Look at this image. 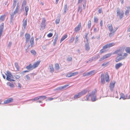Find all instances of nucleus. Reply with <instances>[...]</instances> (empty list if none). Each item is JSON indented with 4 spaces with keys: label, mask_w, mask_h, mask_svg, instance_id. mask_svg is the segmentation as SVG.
Here are the masks:
<instances>
[{
    "label": "nucleus",
    "mask_w": 130,
    "mask_h": 130,
    "mask_svg": "<svg viewBox=\"0 0 130 130\" xmlns=\"http://www.w3.org/2000/svg\"><path fill=\"white\" fill-rule=\"evenodd\" d=\"M107 27L108 28L110 32H112L114 30V29H113L112 25V24H108L107 26Z\"/></svg>",
    "instance_id": "obj_15"
},
{
    "label": "nucleus",
    "mask_w": 130,
    "mask_h": 130,
    "mask_svg": "<svg viewBox=\"0 0 130 130\" xmlns=\"http://www.w3.org/2000/svg\"><path fill=\"white\" fill-rule=\"evenodd\" d=\"M88 34H85V38L86 39L87 41H88V39L87 38Z\"/></svg>",
    "instance_id": "obj_54"
},
{
    "label": "nucleus",
    "mask_w": 130,
    "mask_h": 130,
    "mask_svg": "<svg viewBox=\"0 0 130 130\" xmlns=\"http://www.w3.org/2000/svg\"><path fill=\"white\" fill-rule=\"evenodd\" d=\"M53 36V34L52 33H50L47 35V36L48 37H51Z\"/></svg>",
    "instance_id": "obj_51"
},
{
    "label": "nucleus",
    "mask_w": 130,
    "mask_h": 130,
    "mask_svg": "<svg viewBox=\"0 0 130 130\" xmlns=\"http://www.w3.org/2000/svg\"><path fill=\"white\" fill-rule=\"evenodd\" d=\"M88 92L87 90H84L81 91V92H79L81 96H82L86 94Z\"/></svg>",
    "instance_id": "obj_19"
},
{
    "label": "nucleus",
    "mask_w": 130,
    "mask_h": 130,
    "mask_svg": "<svg viewBox=\"0 0 130 130\" xmlns=\"http://www.w3.org/2000/svg\"><path fill=\"white\" fill-rule=\"evenodd\" d=\"M14 65L15 67L16 68L17 70L16 71H19L20 67L18 63L17 62H15L14 63Z\"/></svg>",
    "instance_id": "obj_23"
},
{
    "label": "nucleus",
    "mask_w": 130,
    "mask_h": 130,
    "mask_svg": "<svg viewBox=\"0 0 130 130\" xmlns=\"http://www.w3.org/2000/svg\"><path fill=\"white\" fill-rule=\"evenodd\" d=\"M111 55V54H107L105 55L102 58H100V59L99 60V61H102V60H104V59L109 57Z\"/></svg>",
    "instance_id": "obj_10"
},
{
    "label": "nucleus",
    "mask_w": 130,
    "mask_h": 130,
    "mask_svg": "<svg viewBox=\"0 0 130 130\" xmlns=\"http://www.w3.org/2000/svg\"><path fill=\"white\" fill-rule=\"evenodd\" d=\"M7 76L6 77V79L9 81H15V80L12 78H13V77L11 73L9 71H7V74H6Z\"/></svg>",
    "instance_id": "obj_3"
},
{
    "label": "nucleus",
    "mask_w": 130,
    "mask_h": 130,
    "mask_svg": "<svg viewBox=\"0 0 130 130\" xmlns=\"http://www.w3.org/2000/svg\"><path fill=\"white\" fill-rule=\"evenodd\" d=\"M110 47H112L114 46L115 44V43L114 42H112L108 44Z\"/></svg>",
    "instance_id": "obj_39"
},
{
    "label": "nucleus",
    "mask_w": 130,
    "mask_h": 130,
    "mask_svg": "<svg viewBox=\"0 0 130 130\" xmlns=\"http://www.w3.org/2000/svg\"><path fill=\"white\" fill-rule=\"evenodd\" d=\"M69 85H65L64 86H63L60 87L59 88V89L60 90H61L62 89H64L66 88L67 87L69 86Z\"/></svg>",
    "instance_id": "obj_33"
},
{
    "label": "nucleus",
    "mask_w": 130,
    "mask_h": 130,
    "mask_svg": "<svg viewBox=\"0 0 130 130\" xmlns=\"http://www.w3.org/2000/svg\"><path fill=\"white\" fill-rule=\"evenodd\" d=\"M118 28H115L114 29V30L113 31H112V32H110L109 33V36L110 37H112L113 36L114 34H115V32L117 30Z\"/></svg>",
    "instance_id": "obj_13"
},
{
    "label": "nucleus",
    "mask_w": 130,
    "mask_h": 130,
    "mask_svg": "<svg viewBox=\"0 0 130 130\" xmlns=\"http://www.w3.org/2000/svg\"><path fill=\"white\" fill-rule=\"evenodd\" d=\"M78 73V72H75L73 73L71 72V77L77 75Z\"/></svg>",
    "instance_id": "obj_37"
},
{
    "label": "nucleus",
    "mask_w": 130,
    "mask_h": 130,
    "mask_svg": "<svg viewBox=\"0 0 130 130\" xmlns=\"http://www.w3.org/2000/svg\"><path fill=\"white\" fill-rule=\"evenodd\" d=\"M68 36V35L67 34H65L64 35L62 38L60 40V42L64 40Z\"/></svg>",
    "instance_id": "obj_26"
},
{
    "label": "nucleus",
    "mask_w": 130,
    "mask_h": 130,
    "mask_svg": "<svg viewBox=\"0 0 130 130\" xmlns=\"http://www.w3.org/2000/svg\"><path fill=\"white\" fill-rule=\"evenodd\" d=\"M55 70H58L60 68V67L59 64L58 63L55 64Z\"/></svg>",
    "instance_id": "obj_27"
},
{
    "label": "nucleus",
    "mask_w": 130,
    "mask_h": 130,
    "mask_svg": "<svg viewBox=\"0 0 130 130\" xmlns=\"http://www.w3.org/2000/svg\"><path fill=\"white\" fill-rule=\"evenodd\" d=\"M19 8V4H18L16 8L15 9V10L14 12L13 13H12L10 15V19L11 20H13L14 18V15L15 14H16L18 12Z\"/></svg>",
    "instance_id": "obj_6"
},
{
    "label": "nucleus",
    "mask_w": 130,
    "mask_h": 130,
    "mask_svg": "<svg viewBox=\"0 0 130 130\" xmlns=\"http://www.w3.org/2000/svg\"><path fill=\"white\" fill-rule=\"evenodd\" d=\"M126 52L130 54V47H127L125 48V49Z\"/></svg>",
    "instance_id": "obj_31"
},
{
    "label": "nucleus",
    "mask_w": 130,
    "mask_h": 130,
    "mask_svg": "<svg viewBox=\"0 0 130 130\" xmlns=\"http://www.w3.org/2000/svg\"><path fill=\"white\" fill-rule=\"evenodd\" d=\"M124 49L122 47H120L119 49L117 50L115 52V54H118V57H119L122 59H125L128 56L126 53H124Z\"/></svg>",
    "instance_id": "obj_1"
},
{
    "label": "nucleus",
    "mask_w": 130,
    "mask_h": 130,
    "mask_svg": "<svg viewBox=\"0 0 130 130\" xmlns=\"http://www.w3.org/2000/svg\"><path fill=\"white\" fill-rule=\"evenodd\" d=\"M90 49L89 47V44H85V50L86 51H88Z\"/></svg>",
    "instance_id": "obj_28"
},
{
    "label": "nucleus",
    "mask_w": 130,
    "mask_h": 130,
    "mask_svg": "<svg viewBox=\"0 0 130 130\" xmlns=\"http://www.w3.org/2000/svg\"><path fill=\"white\" fill-rule=\"evenodd\" d=\"M40 99L39 96L35 98L32 100H38Z\"/></svg>",
    "instance_id": "obj_55"
},
{
    "label": "nucleus",
    "mask_w": 130,
    "mask_h": 130,
    "mask_svg": "<svg viewBox=\"0 0 130 130\" xmlns=\"http://www.w3.org/2000/svg\"><path fill=\"white\" fill-rule=\"evenodd\" d=\"M100 26L101 27H102V26H103V21L102 20H101V22H100Z\"/></svg>",
    "instance_id": "obj_58"
},
{
    "label": "nucleus",
    "mask_w": 130,
    "mask_h": 130,
    "mask_svg": "<svg viewBox=\"0 0 130 130\" xmlns=\"http://www.w3.org/2000/svg\"><path fill=\"white\" fill-rule=\"evenodd\" d=\"M119 57H118V56H117L116 58L115 61L116 62H117L121 60L122 59H121V57H120L119 58Z\"/></svg>",
    "instance_id": "obj_34"
},
{
    "label": "nucleus",
    "mask_w": 130,
    "mask_h": 130,
    "mask_svg": "<svg viewBox=\"0 0 130 130\" xmlns=\"http://www.w3.org/2000/svg\"><path fill=\"white\" fill-rule=\"evenodd\" d=\"M98 19L96 16L94 17V21L96 23H97L98 22Z\"/></svg>",
    "instance_id": "obj_36"
},
{
    "label": "nucleus",
    "mask_w": 130,
    "mask_h": 130,
    "mask_svg": "<svg viewBox=\"0 0 130 130\" xmlns=\"http://www.w3.org/2000/svg\"><path fill=\"white\" fill-rule=\"evenodd\" d=\"M14 76L17 79H19L20 77V75H15Z\"/></svg>",
    "instance_id": "obj_52"
},
{
    "label": "nucleus",
    "mask_w": 130,
    "mask_h": 130,
    "mask_svg": "<svg viewBox=\"0 0 130 130\" xmlns=\"http://www.w3.org/2000/svg\"><path fill=\"white\" fill-rule=\"evenodd\" d=\"M83 1V0H78V4H79V3H81Z\"/></svg>",
    "instance_id": "obj_57"
},
{
    "label": "nucleus",
    "mask_w": 130,
    "mask_h": 130,
    "mask_svg": "<svg viewBox=\"0 0 130 130\" xmlns=\"http://www.w3.org/2000/svg\"><path fill=\"white\" fill-rule=\"evenodd\" d=\"M91 26V22L90 20H89L88 22L87 26L88 28H90Z\"/></svg>",
    "instance_id": "obj_32"
},
{
    "label": "nucleus",
    "mask_w": 130,
    "mask_h": 130,
    "mask_svg": "<svg viewBox=\"0 0 130 130\" xmlns=\"http://www.w3.org/2000/svg\"><path fill=\"white\" fill-rule=\"evenodd\" d=\"M25 77L26 78V79L27 80H29L30 79V77L29 76V75H26Z\"/></svg>",
    "instance_id": "obj_50"
},
{
    "label": "nucleus",
    "mask_w": 130,
    "mask_h": 130,
    "mask_svg": "<svg viewBox=\"0 0 130 130\" xmlns=\"http://www.w3.org/2000/svg\"><path fill=\"white\" fill-rule=\"evenodd\" d=\"M102 12V10L101 9H100L98 10V12L99 13H101Z\"/></svg>",
    "instance_id": "obj_63"
},
{
    "label": "nucleus",
    "mask_w": 130,
    "mask_h": 130,
    "mask_svg": "<svg viewBox=\"0 0 130 130\" xmlns=\"http://www.w3.org/2000/svg\"><path fill=\"white\" fill-rule=\"evenodd\" d=\"M25 36L26 41L27 42V41H29V40L30 38V35L28 33L26 34Z\"/></svg>",
    "instance_id": "obj_18"
},
{
    "label": "nucleus",
    "mask_w": 130,
    "mask_h": 130,
    "mask_svg": "<svg viewBox=\"0 0 130 130\" xmlns=\"http://www.w3.org/2000/svg\"><path fill=\"white\" fill-rule=\"evenodd\" d=\"M81 23H80L74 29V31L75 32H77L79 31L81 27Z\"/></svg>",
    "instance_id": "obj_11"
},
{
    "label": "nucleus",
    "mask_w": 130,
    "mask_h": 130,
    "mask_svg": "<svg viewBox=\"0 0 130 130\" xmlns=\"http://www.w3.org/2000/svg\"><path fill=\"white\" fill-rule=\"evenodd\" d=\"M66 77H71V72L69 73L66 75Z\"/></svg>",
    "instance_id": "obj_42"
},
{
    "label": "nucleus",
    "mask_w": 130,
    "mask_h": 130,
    "mask_svg": "<svg viewBox=\"0 0 130 130\" xmlns=\"http://www.w3.org/2000/svg\"><path fill=\"white\" fill-rule=\"evenodd\" d=\"M109 62H107L106 63H104L102 64V66L103 67H105L108 66V65L109 64Z\"/></svg>",
    "instance_id": "obj_35"
},
{
    "label": "nucleus",
    "mask_w": 130,
    "mask_h": 130,
    "mask_svg": "<svg viewBox=\"0 0 130 130\" xmlns=\"http://www.w3.org/2000/svg\"><path fill=\"white\" fill-rule=\"evenodd\" d=\"M17 1L14 0L13 4L12 6V7L13 9L15 8L16 6Z\"/></svg>",
    "instance_id": "obj_38"
},
{
    "label": "nucleus",
    "mask_w": 130,
    "mask_h": 130,
    "mask_svg": "<svg viewBox=\"0 0 130 130\" xmlns=\"http://www.w3.org/2000/svg\"><path fill=\"white\" fill-rule=\"evenodd\" d=\"M83 7L84 9L85 8L86 6V2H85V4H83Z\"/></svg>",
    "instance_id": "obj_64"
},
{
    "label": "nucleus",
    "mask_w": 130,
    "mask_h": 130,
    "mask_svg": "<svg viewBox=\"0 0 130 130\" xmlns=\"http://www.w3.org/2000/svg\"><path fill=\"white\" fill-rule=\"evenodd\" d=\"M74 40V37H73L71 39H70L69 40V42L70 43L72 42Z\"/></svg>",
    "instance_id": "obj_49"
},
{
    "label": "nucleus",
    "mask_w": 130,
    "mask_h": 130,
    "mask_svg": "<svg viewBox=\"0 0 130 130\" xmlns=\"http://www.w3.org/2000/svg\"><path fill=\"white\" fill-rule=\"evenodd\" d=\"M96 73L95 70H93L90 71V72L87 73H84L83 74V76H88L89 75H94Z\"/></svg>",
    "instance_id": "obj_7"
},
{
    "label": "nucleus",
    "mask_w": 130,
    "mask_h": 130,
    "mask_svg": "<svg viewBox=\"0 0 130 130\" xmlns=\"http://www.w3.org/2000/svg\"><path fill=\"white\" fill-rule=\"evenodd\" d=\"M40 62L41 61L39 60L35 62L32 65L34 69L37 67L39 64Z\"/></svg>",
    "instance_id": "obj_12"
},
{
    "label": "nucleus",
    "mask_w": 130,
    "mask_h": 130,
    "mask_svg": "<svg viewBox=\"0 0 130 130\" xmlns=\"http://www.w3.org/2000/svg\"><path fill=\"white\" fill-rule=\"evenodd\" d=\"M120 96H121V98H122L123 99H125V96L123 93H121L120 94Z\"/></svg>",
    "instance_id": "obj_43"
},
{
    "label": "nucleus",
    "mask_w": 130,
    "mask_h": 130,
    "mask_svg": "<svg viewBox=\"0 0 130 130\" xmlns=\"http://www.w3.org/2000/svg\"><path fill=\"white\" fill-rule=\"evenodd\" d=\"M27 20L25 19L23 21V26L24 28H25L27 25Z\"/></svg>",
    "instance_id": "obj_30"
},
{
    "label": "nucleus",
    "mask_w": 130,
    "mask_h": 130,
    "mask_svg": "<svg viewBox=\"0 0 130 130\" xmlns=\"http://www.w3.org/2000/svg\"><path fill=\"white\" fill-rule=\"evenodd\" d=\"M104 74L103 73H102L101 76V82L103 84H105V79L107 82H108L110 80L109 77L108 72H106L105 73V78H104Z\"/></svg>",
    "instance_id": "obj_2"
},
{
    "label": "nucleus",
    "mask_w": 130,
    "mask_h": 130,
    "mask_svg": "<svg viewBox=\"0 0 130 130\" xmlns=\"http://www.w3.org/2000/svg\"><path fill=\"white\" fill-rule=\"evenodd\" d=\"M103 49H104L105 50L108 48L107 47V46L106 44L103 47Z\"/></svg>",
    "instance_id": "obj_56"
},
{
    "label": "nucleus",
    "mask_w": 130,
    "mask_h": 130,
    "mask_svg": "<svg viewBox=\"0 0 130 130\" xmlns=\"http://www.w3.org/2000/svg\"><path fill=\"white\" fill-rule=\"evenodd\" d=\"M9 86L11 88H13L14 87V85L13 83H10L9 84Z\"/></svg>",
    "instance_id": "obj_47"
},
{
    "label": "nucleus",
    "mask_w": 130,
    "mask_h": 130,
    "mask_svg": "<svg viewBox=\"0 0 130 130\" xmlns=\"http://www.w3.org/2000/svg\"><path fill=\"white\" fill-rule=\"evenodd\" d=\"M123 64L121 62H119L116 64L115 66V68L116 69H118L120 67L122 66Z\"/></svg>",
    "instance_id": "obj_17"
},
{
    "label": "nucleus",
    "mask_w": 130,
    "mask_h": 130,
    "mask_svg": "<svg viewBox=\"0 0 130 130\" xmlns=\"http://www.w3.org/2000/svg\"><path fill=\"white\" fill-rule=\"evenodd\" d=\"M75 42H76L78 40V37L76 36V37Z\"/></svg>",
    "instance_id": "obj_60"
},
{
    "label": "nucleus",
    "mask_w": 130,
    "mask_h": 130,
    "mask_svg": "<svg viewBox=\"0 0 130 130\" xmlns=\"http://www.w3.org/2000/svg\"><path fill=\"white\" fill-rule=\"evenodd\" d=\"M92 92L90 94H88L86 96V99L84 100H82V101H84L85 100V101H89V98L90 97H91V94Z\"/></svg>",
    "instance_id": "obj_22"
},
{
    "label": "nucleus",
    "mask_w": 130,
    "mask_h": 130,
    "mask_svg": "<svg viewBox=\"0 0 130 130\" xmlns=\"http://www.w3.org/2000/svg\"><path fill=\"white\" fill-rule=\"evenodd\" d=\"M11 44H12L11 42H10L9 43L8 45V46L9 47H10L11 46Z\"/></svg>",
    "instance_id": "obj_59"
},
{
    "label": "nucleus",
    "mask_w": 130,
    "mask_h": 130,
    "mask_svg": "<svg viewBox=\"0 0 130 130\" xmlns=\"http://www.w3.org/2000/svg\"><path fill=\"white\" fill-rule=\"evenodd\" d=\"M117 15L119 16L120 19H121L123 18L124 13L123 11H122V12H120L119 9H118L117 10Z\"/></svg>",
    "instance_id": "obj_9"
},
{
    "label": "nucleus",
    "mask_w": 130,
    "mask_h": 130,
    "mask_svg": "<svg viewBox=\"0 0 130 130\" xmlns=\"http://www.w3.org/2000/svg\"><path fill=\"white\" fill-rule=\"evenodd\" d=\"M82 6H79L78 8V11H79L80 10V9H81L82 8Z\"/></svg>",
    "instance_id": "obj_62"
},
{
    "label": "nucleus",
    "mask_w": 130,
    "mask_h": 130,
    "mask_svg": "<svg viewBox=\"0 0 130 130\" xmlns=\"http://www.w3.org/2000/svg\"><path fill=\"white\" fill-rule=\"evenodd\" d=\"M5 15H4L1 16L0 17V21H3L5 19Z\"/></svg>",
    "instance_id": "obj_25"
},
{
    "label": "nucleus",
    "mask_w": 130,
    "mask_h": 130,
    "mask_svg": "<svg viewBox=\"0 0 130 130\" xmlns=\"http://www.w3.org/2000/svg\"><path fill=\"white\" fill-rule=\"evenodd\" d=\"M4 27V23H2L0 26V38L2 34Z\"/></svg>",
    "instance_id": "obj_14"
},
{
    "label": "nucleus",
    "mask_w": 130,
    "mask_h": 130,
    "mask_svg": "<svg viewBox=\"0 0 130 130\" xmlns=\"http://www.w3.org/2000/svg\"><path fill=\"white\" fill-rule=\"evenodd\" d=\"M29 10V8L28 6H26L25 7V10L26 12V14H27V13Z\"/></svg>",
    "instance_id": "obj_44"
},
{
    "label": "nucleus",
    "mask_w": 130,
    "mask_h": 130,
    "mask_svg": "<svg viewBox=\"0 0 130 130\" xmlns=\"http://www.w3.org/2000/svg\"><path fill=\"white\" fill-rule=\"evenodd\" d=\"M58 36H57L55 38V39H54V41H55L57 42V40H58Z\"/></svg>",
    "instance_id": "obj_61"
},
{
    "label": "nucleus",
    "mask_w": 130,
    "mask_h": 130,
    "mask_svg": "<svg viewBox=\"0 0 130 130\" xmlns=\"http://www.w3.org/2000/svg\"><path fill=\"white\" fill-rule=\"evenodd\" d=\"M49 67H50V72L52 73L54 71V69L53 68V65L52 64H50L49 66Z\"/></svg>",
    "instance_id": "obj_21"
},
{
    "label": "nucleus",
    "mask_w": 130,
    "mask_h": 130,
    "mask_svg": "<svg viewBox=\"0 0 130 130\" xmlns=\"http://www.w3.org/2000/svg\"><path fill=\"white\" fill-rule=\"evenodd\" d=\"M97 92V90L95 89L94 91H93L92 92L91 95V100L92 102L95 101L96 100V97L95 95V94Z\"/></svg>",
    "instance_id": "obj_5"
},
{
    "label": "nucleus",
    "mask_w": 130,
    "mask_h": 130,
    "mask_svg": "<svg viewBox=\"0 0 130 130\" xmlns=\"http://www.w3.org/2000/svg\"><path fill=\"white\" fill-rule=\"evenodd\" d=\"M46 20L45 18H43L42 19V20L40 25V30H42L45 28V27L46 26Z\"/></svg>",
    "instance_id": "obj_4"
},
{
    "label": "nucleus",
    "mask_w": 130,
    "mask_h": 130,
    "mask_svg": "<svg viewBox=\"0 0 130 130\" xmlns=\"http://www.w3.org/2000/svg\"><path fill=\"white\" fill-rule=\"evenodd\" d=\"M116 84V82L115 80L112 81L110 84L109 87L110 90L112 91L115 87V85Z\"/></svg>",
    "instance_id": "obj_8"
},
{
    "label": "nucleus",
    "mask_w": 130,
    "mask_h": 130,
    "mask_svg": "<svg viewBox=\"0 0 130 130\" xmlns=\"http://www.w3.org/2000/svg\"><path fill=\"white\" fill-rule=\"evenodd\" d=\"M72 57H67V60L68 61H71L72 60Z\"/></svg>",
    "instance_id": "obj_40"
},
{
    "label": "nucleus",
    "mask_w": 130,
    "mask_h": 130,
    "mask_svg": "<svg viewBox=\"0 0 130 130\" xmlns=\"http://www.w3.org/2000/svg\"><path fill=\"white\" fill-rule=\"evenodd\" d=\"M60 19L59 18L57 19L56 20V24L59 23L60 22Z\"/></svg>",
    "instance_id": "obj_48"
},
{
    "label": "nucleus",
    "mask_w": 130,
    "mask_h": 130,
    "mask_svg": "<svg viewBox=\"0 0 130 130\" xmlns=\"http://www.w3.org/2000/svg\"><path fill=\"white\" fill-rule=\"evenodd\" d=\"M33 67V66L31 65V63H30L28 66H26V68L28 70H32L34 69Z\"/></svg>",
    "instance_id": "obj_20"
},
{
    "label": "nucleus",
    "mask_w": 130,
    "mask_h": 130,
    "mask_svg": "<svg viewBox=\"0 0 130 130\" xmlns=\"http://www.w3.org/2000/svg\"><path fill=\"white\" fill-rule=\"evenodd\" d=\"M106 51L104 49H103V48L100 51V54L103 53L105 52Z\"/></svg>",
    "instance_id": "obj_46"
},
{
    "label": "nucleus",
    "mask_w": 130,
    "mask_h": 130,
    "mask_svg": "<svg viewBox=\"0 0 130 130\" xmlns=\"http://www.w3.org/2000/svg\"><path fill=\"white\" fill-rule=\"evenodd\" d=\"M81 96L79 93L77 94L74 95V98L76 99L79 98Z\"/></svg>",
    "instance_id": "obj_24"
},
{
    "label": "nucleus",
    "mask_w": 130,
    "mask_h": 130,
    "mask_svg": "<svg viewBox=\"0 0 130 130\" xmlns=\"http://www.w3.org/2000/svg\"><path fill=\"white\" fill-rule=\"evenodd\" d=\"M129 10H126L125 11V15H127L129 14Z\"/></svg>",
    "instance_id": "obj_45"
},
{
    "label": "nucleus",
    "mask_w": 130,
    "mask_h": 130,
    "mask_svg": "<svg viewBox=\"0 0 130 130\" xmlns=\"http://www.w3.org/2000/svg\"><path fill=\"white\" fill-rule=\"evenodd\" d=\"M40 99L42 98L43 99H45L46 98V97L45 96H39Z\"/></svg>",
    "instance_id": "obj_53"
},
{
    "label": "nucleus",
    "mask_w": 130,
    "mask_h": 130,
    "mask_svg": "<svg viewBox=\"0 0 130 130\" xmlns=\"http://www.w3.org/2000/svg\"><path fill=\"white\" fill-rule=\"evenodd\" d=\"M13 101V99L10 98L4 101V103L5 104H8L12 102Z\"/></svg>",
    "instance_id": "obj_16"
},
{
    "label": "nucleus",
    "mask_w": 130,
    "mask_h": 130,
    "mask_svg": "<svg viewBox=\"0 0 130 130\" xmlns=\"http://www.w3.org/2000/svg\"><path fill=\"white\" fill-rule=\"evenodd\" d=\"M30 43L31 46L32 47L34 44V39L33 38L31 37L30 40Z\"/></svg>",
    "instance_id": "obj_29"
},
{
    "label": "nucleus",
    "mask_w": 130,
    "mask_h": 130,
    "mask_svg": "<svg viewBox=\"0 0 130 130\" xmlns=\"http://www.w3.org/2000/svg\"><path fill=\"white\" fill-rule=\"evenodd\" d=\"M31 53L34 55H35L36 53V52L34 50H31Z\"/></svg>",
    "instance_id": "obj_41"
}]
</instances>
